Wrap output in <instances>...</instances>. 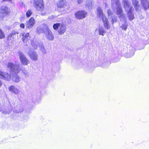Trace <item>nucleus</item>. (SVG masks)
Masks as SVG:
<instances>
[{
	"instance_id": "obj_1",
	"label": "nucleus",
	"mask_w": 149,
	"mask_h": 149,
	"mask_svg": "<svg viewBox=\"0 0 149 149\" xmlns=\"http://www.w3.org/2000/svg\"><path fill=\"white\" fill-rule=\"evenodd\" d=\"M7 68L9 69L13 74H15L12 78V80L15 82H17L20 81V78L17 74L21 70V65L16 63H13L11 62L8 63L7 65Z\"/></svg>"
},
{
	"instance_id": "obj_2",
	"label": "nucleus",
	"mask_w": 149,
	"mask_h": 149,
	"mask_svg": "<svg viewBox=\"0 0 149 149\" xmlns=\"http://www.w3.org/2000/svg\"><path fill=\"white\" fill-rule=\"evenodd\" d=\"M122 2L125 11L127 12L130 20H132L134 18V15L132 13L133 8L130 3L128 0H122Z\"/></svg>"
},
{
	"instance_id": "obj_3",
	"label": "nucleus",
	"mask_w": 149,
	"mask_h": 149,
	"mask_svg": "<svg viewBox=\"0 0 149 149\" xmlns=\"http://www.w3.org/2000/svg\"><path fill=\"white\" fill-rule=\"evenodd\" d=\"M117 15H119V18L121 21H123L124 23L120 26L122 30L126 31L127 29L128 24L126 22V20L124 14H123L122 8H120L117 9L116 10Z\"/></svg>"
},
{
	"instance_id": "obj_4",
	"label": "nucleus",
	"mask_w": 149,
	"mask_h": 149,
	"mask_svg": "<svg viewBox=\"0 0 149 149\" xmlns=\"http://www.w3.org/2000/svg\"><path fill=\"white\" fill-rule=\"evenodd\" d=\"M97 13L99 17L102 19L105 29H109L110 28V26L109 24L108 21L106 16L104 15L100 7H98L97 8Z\"/></svg>"
},
{
	"instance_id": "obj_5",
	"label": "nucleus",
	"mask_w": 149,
	"mask_h": 149,
	"mask_svg": "<svg viewBox=\"0 0 149 149\" xmlns=\"http://www.w3.org/2000/svg\"><path fill=\"white\" fill-rule=\"evenodd\" d=\"M34 4L35 8L37 10L42 11L44 8L43 0H34Z\"/></svg>"
},
{
	"instance_id": "obj_6",
	"label": "nucleus",
	"mask_w": 149,
	"mask_h": 149,
	"mask_svg": "<svg viewBox=\"0 0 149 149\" xmlns=\"http://www.w3.org/2000/svg\"><path fill=\"white\" fill-rule=\"evenodd\" d=\"M45 29L43 30V32L47 39L49 40H52L54 39V36L47 26L45 25Z\"/></svg>"
},
{
	"instance_id": "obj_7",
	"label": "nucleus",
	"mask_w": 149,
	"mask_h": 149,
	"mask_svg": "<svg viewBox=\"0 0 149 149\" xmlns=\"http://www.w3.org/2000/svg\"><path fill=\"white\" fill-rule=\"evenodd\" d=\"M74 15L77 19H81L84 18L86 16L87 13L84 10H80L76 12Z\"/></svg>"
},
{
	"instance_id": "obj_8",
	"label": "nucleus",
	"mask_w": 149,
	"mask_h": 149,
	"mask_svg": "<svg viewBox=\"0 0 149 149\" xmlns=\"http://www.w3.org/2000/svg\"><path fill=\"white\" fill-rule=\"evenodd\" d=\"M18 54L19 56L20 61L22 65H27L29 63V61L23 54L21 52H18Z\"/></svg>"
},
{
	"instance_id": "obj_9",
	"label": "nucleus",
	"mask_w": 149,
	"mask_h": 149,
	"mask_svg": "<svg viewBox=\"0 0 149 149\" xmlns=\"http://www.w3.org/2000/svg\"><path fill=\"white\" fill-rule=\"evenodd\" d=\"M112 7L113 9L122 8L119 0H111Z\"/></svg>"
},
{
	"instance_id": "obj_10",
	"label": "nucleus",
	"mask_w": 149,
	"mask_h": 149,
	"mask_svg": "<svg viewBox=\"0 0 149 149\" xmlns=\"http://www.w3.org/2000/svg\"><path fill=\"white\" fill-rule=\"evenodd\" d=\"M35 22L34 19L33 17H31L26 22V28L30 29L32 28L35 24Z\"/></svg>"
},
{
	"instance_id": "obj_11",
	"label": "nucleus",
	"mask_w": 149,
	"mask_h": 149,
	"mask_svg": "<svg viewBox=\"0 0 149 149\" xmlns=\"http://www.w3.org/2000/svg\"><path fill=\"white\" fill-rule=\"evenodd\" d=\"M9 91L11 93L14 94H18L20 92V91L15 86L11 85L8 88Z\"/></svg>"
},
{
	"instance_id": "obj_12",
	"label": "nucleus",
	"mask_w": 149,
	"mask_h": 149,
	"mask_svg": "<svg viewBox=\"0 0 149 149\" xmlns=\"http://www.w3.org/2000/svg\"><path fill=\"white\" fill-rule=\"evenodd\" d=\"M0 78L7 81H9L11 77L10 74L0 71Z\"/></svg>"
},
{
	"instance_id": "obj_13",
	"label": "nucleus",
	"mask_w": 149,
	"mask_h": 149,
	"mask_svg": "<svg viewBox=\"0 0 149 149\" xmlns=\"http://www.w3.org/2000/svg\"><path fill=\"white\" fill-rule=\"evenodd\" d=\"M144 9L146 10L149 8V1L148 0H139Z\"/></svg>"
},
{
	"instance_id": "obj_14",
	"label": "nucleus",
	"mask_w": 149,
	"mask_h": 149,
	"mask_svg": "<svg viewBox=\"0 0 149 149\" xmlns=\"http://www.w3.org/2000/svg\"><path fill=\"white\" fill-rule=\"evenodd\" d=\"M29 55L30 58L33 60L37 61L38 59V55L35 52H29Z\"/></svg>"
},
{
	"instance_id": "obj_15",
	"label": "nucleus",
	"mask_w": 149,
	"mask_h": 149,
	"mask_svg": "<svg viewBox=\"0 0 149 149\" xmlns=\"http://www.w3.org/2000/svg\"><path fill=\"white\" fill-rule=\"evenodd\" d=\"M0 12L1 13L7 15L10 12L9 8L6 6H2L1 8Z\"/></svg>"
},
{
	"instance_id": "obj_16",
	"label": "nucleus",
	"mask_w": 149,
	"mask_h": 149,
	"mask_svg": "<svg viewBox=\"0 0 149 149\" xmlns=\"http://www.w3.org/2000/svg\"><path fill=\"white\" fill-rule=\"evenodd\" d=\"M107 13L108 14V16L112 19V23L113 24L114 22L116 21L117 18V17L114 16L113 14L112 13V12L110 10H108L107 11Z\"/></svg>"
},
{
	"instance_id": "obj_17",
	"label": "nucleus",
	"mask_w": 149,
	"mask_h": 149,
	"mask_svg": "<svg viewBox=\"0 0 149 149\" xmlns=\"http://www.w3.org/2000/svg\"><path fill=\"white\" fill-rule=\"evenodd\" d=\"M57 6L58 8H64L66 6V2L65 0L58 1L57 3Z\"/></svg>"
},
{
	"instance_id": "obj_18",
	"label": "nucleus",
	"mask_w": 149,
	"mask_h": 149,
	"mask_svg": "<svg viewBox=\"0 0 149 149\" xmlns=\"http://www.w3.org/2000/svg\"><path fill=\"white\" fill-rule=\"evenodd\" d=\"M21 35L23 37L22 39L24 42H26L29 38V34L28 33H22Z\"/></svg>"
},
{
	"instance_id": "obj_19",
	"label": "nucleus",
	"mask_w": 149,
	"mask_h": 149,
	"mask_svg": "<svg viewBox=\"0 0 149 149\" xmlns=\"http://www.w3.org/2000/svg\"><path fill=\"white\" fill-rule=\"evenodd\" d=\"M98 31L99 32L100 35L103 36L106 33V31L101 26H100L99 28L97 29L96 30V31Z\"/></svg>"
},
{
	"instance_id": "obj_20",
	"label": "nucleus",
	"mask_w": 149,
	"mask_h": 149,
	"mask_svg": "<svg viewBox=\"0 0 149 149\" xmlns=\"http://www.w3.org/2000/svg\"><path fill=\"white\" fill-rule=\"evenodd\" d=\"M66 27L64 25H61L59 29L58 32V33L61 35L63 34L66 31Z\"/></svg>"
},
{
	"instance_id": "obj_21",
	"label": "nucleus",
	"mask_w": 149,
	"mask_h": 149,
	"mask_svg": "<svg viewBox=\"0 0 149 149\" xmlns=\"http://www.w3.org/2000/svg\"><path fill=\"white\" fill-rule=\"evenodd\" d=\"M132 3L136 10H137L139 7V2L138 0H132Z\"/></svg>"
},
{
	"instance_id": "obj_22",
	"label": "nucleus",
	"mask_w": 149,
	"mask_h": 149,
	"mask_svg": "<svg viewBox=\"0 0 149 149\" xmlns=\"http://www.w3.org/2000/svg\"><path fill=\"white\" fill-rule=\"evenodd\" d=\"M132 3L136 10H137L139 7V2L138 0H132Z\"/></svg>"
},
{
	"instance_id": "obj_23",
	"label": "nucleus",
	"mask_w": 149,
	"mask_h": 149,
	"mask_svg": "<svg viewBox=\"0 0 149 149\" xmlns=\"http://www.w3.org/2000/svg\"><path fill=\"white\" fill-rule=\"evenodd\" d=\"M86 7L90 8L92 6V2L91 1H86Z\"/></svg>"
},
{
	"instance_id": "obj_24",
	"label": "nucleus",
	"mask_w": 149,
	"mask_h": 149,
	"mask_svg": "<svg viewBox=\"0 0 149 149\" xmlns=\"http://www.w3.org/2000/svg\"><path fill=\"white\" fill-rule=\"evenodd\" d=\"M16 34V32L15 31H13L11 33L9 34L8 37V40H11V38L12 37H14V36Z\"/></svg>"
},
{
	"instance_id": "obj_25",
	"label": "nucleus",
	"mask_w": 149,
	"mask_h": 149,
	"mask_svg": "<svg viewBox=\"0 0 149 149\" xmlns=\"http://www.w3.org/2000/svg\"><path fill=\"white\" fill-rule=\"evenodd\" d=\"M22 71L25 77H28L29 76V74L27 71L25 69H23L22 70Z\"/></svg>"
},
{
	"instance_id": "obj_26",
	"label": "nucleus",
	"mask_w": 149,
	"mask_h": 149,
	"mask_svg": "<svg viewBox=\"0 0 149 149\" xmlns=\"http://www.w3.org/2000/svg\"><path fill=\"white\" fill-rule=\"evenodd\" d=\"M39 46L40 48L42 53L44 54H45L46 53V51L42 44H41L40 45H39Z\"/></svg>"
},
{
	"instance_id": "obj_27",
	"label": "nucleus",
	"mask_w": 149,
	"mask_h": 149,
	"mask_svg": "<svg viewBox=\"0 0 149 149\" xmlns=\"http://www.w3.org/2000/svg\"><path fill=\"white\" fill-rule=\"evenodd\" d=\"M60 24L59 23L55 24L53 25V28L54 29L57 30L58 29V27L60 26Z\"/></svg>"
},
{
	"instance_id": "obj_28",
	"label": "nucleus",
	"mask_w": 149,
	"mask_h": 149,
	"mask_svg": "<svg viewBox=\"0 0 149 149\" xmlns=\"http://www.w3.org/2000/svg\"><path fill=\"white\" fill-rule=\"evenodd\" d=\"M5 36L3 32L0 28V39H3L5 38Z\"/></svg>"
},
{
	"instance_id": "obj_29",
	"label": "nucleus",
	"mask_w": 149,
	"mask_h": 149,
	"mask_svg": "<svg viewBox=\"0 0 149 149\" xmlns=\"http://www.w3.org/2000/svg\"><path fill=\"white\" fill-rule=\"evenodd\" d=\"M38 44V42H36L32 41L31 44L32 46L35 49H36L38 47L37 44Z\"/></svg>"
},
{
	"instance_id": "obj_30",
	"label": "nucleus",
	"mask_w": 149,
	"mask_h": 149,
	"mask_svg": "<svg viewBox=\"0 0 149 149\" xmlns=\"http://www.w3.org/2000/svg\"><path fill=\"white\" fill-rule=\"evenodd\" d=\"M32 14V12L31 10H28L26 13V16L28 17H30Z\"/></svg>"
},
{
	"instance_id": "obj_31",
	"label": "nucleus",
	"mask_w": 149,
	"mask_h": 149,
	"mask_svg": "<svg viewBox=\"0 0 149 149\" xmlns=\"http://www.w3.org/2000/svg\"><path fill=\"white\" fill-rule=\"evenodd\" d=\"M84 0H77L78 3L79 4H81L83 1Z\"/></svg>"
},
{
	"instance_id": "obj_32",
	"label": "nucleus",
	"mask_w": 149,
	"mask_h": 149,
	"mask_svg": "<svg viewBox=\"0 0 149 149\" xmlns=\"http://www.w3.org/2000/svg\"><path fill=\"white\" fill-rule=\"evenodd\" d=\"M20 27L21 28H24L25 27V25L24 24L22 23L20 24Z\"/></svg>"
},
{
	"instance_id": "obj_33",
	"label": "nucleus",
	"mask_w": 149,
	"mask_h": 149,
	"mask_svg": "<svg viewBox=\"0 0 149 149\" xmlns=\"http://www.w3.org/2000/svg\"><path fill=\"white\" fill-rule=\"evenodd\" d=\"M2 112L3 113H4V114H8V113H9V111H2Z\"/></svg>"
},
{
	"instance_id": "obj_34",
	"label": "nucleus",
	"mask_w": 149,
	"mask_h": 149,
	"mask_svg": "<svg viewBox=\"0 0 149 149\" xmlns=\"http://www.w3.org/2000/svg\"><path fill=\"white\" fill-rule=\"evenodd\" d=\"M5 1L10 2L11 3H12V0H3V1Z\"/></svg>"
},
{
	"instance_id": "obj_35",
	"label": "nucleus",
	"mask_w": 149,
	"mask_h": 149,
	"mask_svg": "<svg viewBox=\"0 0 149 149\" xmlns=\"http://www.w3.org/2000/svg\"><path fill=\"white\" fill-rule=\"evenodd\" d=\"M134 55V54L133 53L132 54V55H131V56H128L127 57L128 58H130V57H131L133 55Z\"/></svg>"
},
{
	"instance_id": "obj_36",
	"label": "nucleus",
	"mask_w": 149,
	"mask_h": 149,
	"mask_svg": "<svg viewBox=\"0 0 149 149\" xmlns=\"http://www.w3.org/2000/svg\"><path fill=\"white\" fill-rule=\"evenodd\" d=\"M2 85V82L0 80V87Z\"/></svg>"
},
{
	"instance_id": "obj_37",
	"label": "nucleus",
	"mask_w": 149,
	"mask_h": 149,
	"mask_svg": "<svg viewBox=\"0 0 149 149\" xmlns=\"http://www.w3.org/2000/svg\"><path fill=\"white\" fill-rule=\"evenodd\" d=\"M42 15H45V14H43V13H42L41 14Z\"/></svg>"
},
{
	"instance_id": "obj_38",
	"label": "nucleus",
	"mask_w": 149,
	"mask_h": 149,
	"mask_svg": "<svg viewBox=\"0 0 149 149\" xmlns=\"http://www.w3.org/2000/svg\"><path fill=\"white\" fill-rule=\"evenodd\" d=\"M66 12V11H65V12H64V13H65V12Z\"/></svg>"
}]
</instances>
